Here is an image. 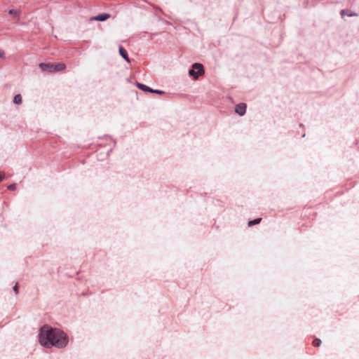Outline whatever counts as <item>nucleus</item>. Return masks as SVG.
I'll return each mask as SVG.
<instances>
[{
	"mask_svg": "<svg viewBox=\"0 0 359 359\" xmlns=\"http://www.w3.org/2000/svg\"><path fill=\"white\" fill-rule=\"evenodd\" d=\"M39 341L46 348L54 346L63 348L67 345L69 340L67 334L63 331L45 325L39 330Z\"/></svg>",
	"mask_w": 359,
	"mask_h": 359,
	"instance_id": "1",
	"label": "nucleus"
},
{
	"mask_svg": "<svg viewBox=\"0 0 359 359\" xmlns=\"http://www.w3.org/2000/svg\"><path fill=\"white\" fill-rule=\"evenodd\" d=\"M39 67L43 71H48L49 72H53L62 71L65 69L66 66L63 63H58V64L41 63L39 65Z\"/></svg>",
	"mask_w": 359,
	"mask_h": 359,
	"instance_id": "2",
	"label": "nucleus"
},
{
	"mask_svg": "<svg viewBox=\"0 0 359 359\" xmlns=\"http://www.w3.org/2000/svg\"><path fill=\"white\" fill-rule=\"evenodd\" d=\"M203 74L204 68L203 65L200 63H194L192 65L191 69L189 70V76H192L195 79H197L199 76L203 75Z\"/></svg>",
	"mask_w": 359,
	"mask_h": 359,
	"instance_id": "3",
	"label": "nucleus"
},
{
	"mask_svg": "<svg viewBox=\"0 0 359 359\" xmlns=\"http://www.w3.org/2000/svg\"><path fill=\"white\" fill-rule=\"evenodd\" d=\"M246 104L245 103H240L235 107V111L240 116H243L246 111Z\"/></svg>",
	"mask_w": 359,
	"mask_h": 359,
	"instance_id": "4",
	"label": "nucleus"
},
{
	"mask_svg": "<svg viewBox=\"0 0 359 359\" xmlns=\"http://www.w3.org/2000/svg\"><path fill=\"white\" fill-rule=\"evenodd\" d=\"M109 18H110V15L109 14H108V13H101V14H99L98 15H96V16H94V17H91L90 20L91 21L97 20V21L103 22V21L107 20Z\"/></svg>",
	"mask_w": 359,
	"mask_h": 359,
	"instance_id": "5",
	"label": "nucleus"
},
{
	"mask_svg": "<svg viewBox=\"0 0 359 359\" xmlns=\"http://www.w3.org/2000/svg\"><path fill=\"white\" fill-rule=\"evenodd\" d=\"M137 87L144 91V92H149L151 93V91H152V88H149V86L144 85V84H142V83H137L136 84Z\"/></svg>",
	"mask_w": 359,
	"mask_h": 359,
	"instance_id": "6",
	"label": "nucleus"
},
{
	"mask_svg": "<svg viewBox=\"0 0 359 359\" xmlns=\"http://www.w3.org/2000/svg\"><path fill=\"white\" fill-rule=\"evenodd\" d=\"M119 53L120 55L127 61L129 62V58L128 57L127 51L122 47H119Z\"/></svg>",
	"mask_w": 359,
	"mask_h": 359,
	"instance_id": "7",
	"label": "nucleus"
},
{
	"mask_svg": "<svg viewBox=\"0 0 359 359\" xmlns=\"http://www.w3.org/2000/svg\"><path fill=\"white\" fill-rule=\"evenodd\" d=\"M8 13L11 15H13V17H15L18 18V20L20 19V11L15 10V9H11L8 11Z\"/></svg>",
	"mask_w": 359,
	"mask_h": 359,
	"instance_id": "8",
	"label": "nucleus"
},
{
	"mask_svg": "<svg viewBox=\"0 0 359 359\" xmlns=\"http://www.w3.org/2000/svg\"><path fill=\"white\" fill-rule=\"evenodd\" d=\"M13 102L16 104H20L22 103V96L20 94L15 95Z\"/></svg>",
	"mask_w": 359,
	"mask_h": 359,
	"instance_id": "9",
	"label": "nucleus"
},
{
	"mask_svg": "<svg viewBox=\"0 0 359 359\" xmlns=\"http://www.w3.org/2000/svg\"><path fill=\"white\" fill-rule=\"evenodd\" d=\"M261 220H262L261 218H257V219H255L254 220L250 221L248 222V226H252L253 225L257 224H259L261 222Z\"/></svg>",
	"mask_w": 359,
	"mask_h": 359,
	"instance_id": "10",
	"label": "nucleus"
},
{
	"mask_svg": "<svg viewBox=\"0 0 359 359\" xmlns=\"http://www.w3.org/2000/svg\"><path fill=\"white\" fill-rule=\"evenodd\" d=\"M320 344H321V341L319 339H316L313 341V345L314 346H319L320 345Z\"/></svg>",
	"mask_w": 359,
	"mask_h": 359,
	"instance_id": "11",
	"label": "nucleus"
},
{
	"mask_svg": "<svg viewBox=\"0 0 359 359\" xmlns=\"http://www.w3.org/2000/svg\"><path fill=\"white\" fill-rule=\"evenodd\" d=\"M151 93H156L158 95L164 94V92L160 90H154L152 89V91H151Z\"/></svg>",
	"mask_w": 359,
	"mask_h": 359,
	"instance_id": "12",
	"label": "nucleus"
},
{
	"mask_svg": "<svg viewBox=\"0 0 359 359\" xmlns=\"http://www.w3.org/2000/svg\"><path fill=\"white\" fill-rule=\"evenodd\" d=\"M8 189H10V190H15L16 189V184H10L8 187Z\"/></svg>",
	"mask_w": 359,
	"mask_h": 359,
	"instance_id": "13",
	"label": "nucleus"
},
{
	"mask_svg": "<svg viewBox=\"0 0 359 359\" xmlns=\"http://www.w3.org/2000/svg\"><path fill=\"white\" fill-rule=\"evenodd\" d=\"M4 174L2 172H0V182L4 179Z\"/></svg>",
	"mask_w": 359,
	"mask_h": 359,
	"instance_id": "14",
	"label": "nucleus"
},
{
	"mask_svg": "<svg viewBox=\"0 0 359 359\" xmlns=\"http://www.w3.org/2000/svg\"><path fill=\"white\" fill-rule=\"evenodd\" d=\"M13 290L15 291V293L18 292V285H17L14 286Z\"/></svg>",
	"mask_w": 359,
	"mask_h": 359,
	"instance_id": "15",
	"label": "nucleus"
},
{
	"mask_svg": "<svg viewBox=\"0 0 359 359\" xmlns=\"http://www.w3.org/2000/svg\"><path fill=\"white\" fill-rule=\"evenodd\" d=\"M4 51L0 50V57H2L4 55Z\"/></svg>",
	"mask_w": 359,
	"mask_h": 359,
	"instance_id": "16",
	"label": "nucleus"
}]
</instances>
